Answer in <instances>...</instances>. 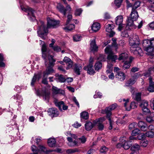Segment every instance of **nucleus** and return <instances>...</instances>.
<instances>
[{
  "mask_svg": "<svg viewBox=\"0 0 154 154\" xmlns=\"http://www.w3.org/2000/svg\"><path fill=\"white\" fill-rule=\"evenodd\" d=\"M128 54L127 53H122L120 55L118 59L120 60H125L128 59Z\"/></svg>",
  "mask_w": 154,
  "mask_h": 154,
  "instance_id": "473e14b6",
  "label": "nucleus"
},
{
  "mask_svg": "<svg viewBox=\"0 0 154 154\" xmlns=\"http://www.w3.org/2000/svg\"><path fill=\"white\" fill-rule=\"evenodd\" d=\"M142 45L144 49L151 45L150 43V40L149 39H145L143 41Z\"/></svg>",
  "mask_w": 154,
  "mask_h": 154,
  "instance_id": "4c0bfd02",
  "label": "nucleus"
},
{
  "mask_svg": "<svg viewBox=\"0 0 154 154\" xmlns=\"http://www.w3.org/2000/svg\"><path fill=\"white\" fill-rule=\"evenodd\" d=\"M59 23V21L50 18L47 19V24H45L42 21L40 20L37 23L38 25L37 30L38 35L42 39H45L48 33V29L55 28Z\"/></svg>",
  "mask_w": 154,
  "mask_h": 154,
  "instance_id": "f257e3e1",
  "label": "nucleus"
},
{
  "mask_svg": "<svg viewBox=\"0 0 154 154\" xmlns=\"http://www.w3.org/2000/svg\"><path fill=\"white\" fill-rule=\"evenodd\" d=\"M137 103L133 102L131 103L130 106H129V107H130V109H134L137 107Z\"/></svg>",
  "mask_w": 154,
  "mask_h": 154,
  "instance_id": "5fc2aeb1",
  "label": "nucleus"
},
{
  "mask_svg": "<svg viewBox=\"0 0 154 154\" xmlns=\"http://www.w3.org/2000/svg\"><path fill=\"white\" fill-rule=\"evenodd\" d=\"M82 10L81 8L76 9L75 12V15L76 16H79L81 14Z\"/></svg>",
  "mask_w": 154,
  "mask_h": 154,
  "instance_id": "13d9d810",
  "label": "nucleus"
},
{
  "mask_svg": "<svg viewBox=\"0 0 154 154\" xmlns=\"http://www.w3.org/2000/svg\"><path fill=\"white\" fill-rule=\"evenodd\" d=\"M129 44L131 46L130 50L132 53L136 55H142L143 51L140 47V42L138 35H134L130 39Z\"/></svg>",
  "mask_w": 154,
  "mask_h": 154,
  "instance_id": "f03ea898",
  "label": "nucleus"
},
{
  "mask_svg": "<svg viewBox=\"0 0 154 154\" xmlns=\"http://www.w3.org/2000/svg\"><path fill=\"white\" fill-rule=\"evenodd\" d=\"M136 125V123L135 122L132 123L129 125V129L131 130L135 128V126Z\"/></svg>",
  "mask_w": 154,
  "mask_h": 154,
  "instance_id": "4d7b16f0",
  "label": "nucleus"
},
{
  "mask_svg": "<svg viewBox=\"0 0 154 154\" xmlns=\"http://www.w3.org/2000/svg\"><path fill=\"white\" fill-rule=\"evenodd\" d=\"M14 98L20 101H21L22 100L21 96L18 94L14 95Z\"/></svg>",
  "mask_w": 154,
  "mask_h": 154,
  "instance_id": "69168bd1",
  "label": "nucleus"
},
{
  "mask_svg": "<svg viewBox=\"0 0 154 154\" xmlns=\"http://www.w3.org/2000/svg\"><path fill=\"white\" fill-rule=\"evenodd\" d=\"M49 115L51 117H56L59 114L58 112L55 108H49L48 110Z\"/></svg>",
  "mask_w": 154,
  "mask_h": 154,
  "instance_id": "4468645a",
  "label": "nucleus"
},
{
  "mask_svg": "<svg viewBox=\"0 0 154 154\" xmlns=\"http://www.w3.org/2000/svg\"><path fill=\"white\" fill-rule=\"evenodd\" d=\"M141 94L140 93H137L135 94V99L137 101H140L141 99Z\"/></svg>",
  "mask_w": 154,
  "mask_h": 154,
  "instance_id": "052dcab7",
  "label": "nucleus"
},
{
  "mask_svg": "<svg viewBox=\"0 0 154 154\" xmlns=\"http://www.w3.org/2000/svg\"><path fill=\"white\" fill-rule=\"evenodd\" d=\"M56 141L54 138H50L48 139V146L51 147H53L56 146Z\"/></svg>",
  "mask_w": 154,
  "mask_h": 154,
  "instance_id": "a878e982",
  "label": "nucleus"
},
{
  "mask_svg": "<svg viewBox=\"0 0 154 154\" xmlns=\"http://www.w3.org/2000/svg\"><path fill=\"white\" fill-rule=\"evenodd\" d=\"M4 58L3 54H0V67H4L5 66V63H4Z\"/></svg>",
  "mask_w": 154,
  "mask_h": 154,
  "instance_id": "79ce46f5",
  "label": "nucleus"
},
{
  "mask_svg": "<svg viewBox=\"0 0 154 154\" xmlns=\"http://www.w3.org/2000/svg\"><path fill=\"white\" fill-rule=\"evenodd\" d=\"M149 86L148 87L147 89L148 91L150 92H154V82L152 81V78L151 77H149Z\"/></svg>",
  "mask_w": 154,
  "mask_h": 154,
  "instance_id": "a211bd4d",
  "label": "nucleus"
},
{
  "mask_svg": "<svg viewBox=\"0 0 154 154\" xmlns=\"http://www.w3.org/2000/svg\"><path fill=\"white\" fill-rule=\"evenodd\" d=\"M151 71H153L152 66L149 68L146 72L143 73L144 75L146 77H148L150 76L151 74Z\"/></svg>",
  "mask_w": 154,
  "mask_h": 154,
  "instance_id": "de8ad7c7",
  "label": "nucleus"
},
{
  "mask_svg": "<svg viewBox=\"0 0 154 154\" xmlns=\"http://www.w3.org/2000/svg\"><path fill=\"white\" fill-rule=\"evenodd\" d=\"M66 136L68 137H67V140L69 142L68 145L70 147H75L79 146V144L78 141H76V140L73 141V140L77 138V136L75 134H71L70 132L67 133Z\"/></svg>",
  "mask_w": 154,
  "mask_h": 154,
  "instance_id": "20e7f679",
  "label": "nucleus"
},
{
  "mask_svg": "<svg viewBox=\"0 0 154 154\" xmlns=\"http://www.w3.org/2000/svg\"><path fill=\"white\" fill-rule=\"evenodd\" d=\"M123 21V17L122 15L117 16L115 19V22L116 25L119 26L118 29L119 31H121L122 30H126V24H122V23Z\"/></svg>",
  "mask_w": 154,
  "mask_h": 154,
  "instance_id": "0eeeda50",
  "label": "nucleus"
},
{
  "mask_svg": "<svg viewBox=\"0 0 154 154\" xmlns=\"http://www.w3.org/2000/svg\"><path fill=\"white\" fill-rule=\"evenodd\" d=\"M55 105L57 106L61 111L62 110V108L64 110H66L68 108V106L65 105L64 102L62 101L60 102L55 101Z\"/></svg>",
  "mask_w": 154,
  "mask_h": 154,
  "instance_id": "2eb2a0df",
  "label": "nucleus"
},
{
  "mask_svg": "<svg viewBox=\"0 0 154 154\" xmlns=\"http://www.w3.org/2000/svg\"><path fill=\"white\" fill-rule=\"evenodd\" d=\"M138 125L141 130L143 131H146L147 129V125L146 123L142 121H140L138 123Z\"/></svg>",
  "mask_w": 154,
  "mask_h": 154,
  "instance_id": "4be33fe9",
  "label": "nucleus"
},
{
  "mask_svg": "<svg viewBox=\"0 0 154 154\" xmlns=\"http://www.w3.org/2000/svg\"><path fill=\"white\" fill-rule=\"evenodd\" d=\"M79 151V149L77 148L69 149L66 150V153L68 154H72Z\"/></svg>",
  "mask_w": 154,
  "mask_h": 154,
  "instance_id": "c9c22d12",
  "label": "nucleus"
},
{
  "mask_svg": "<svg viewBox=\"0 0 154 154\" xmlns=\"http://www.w3.org/2000/svg\"><path fill=\"white\" fill-rule=\"evenodd\" d=\"M93 64L91 63L87 66H85L84 69L87 71V72L89 74L92 75L95 72L93 69Z\"/></svg>",
  "mask_w": 154,
  "mask_h": 154,
  "instance_id": "dca6fc26",
  "label": "nucleus"
},
{
  "mask_svg": "<svg viewBox=\"0 0 154 154\" xmlns=\"http://www.w3.org/2000/svg\"><path fill=\"white\" fill-rule=\"evenodd\" d=\"M57 8L60 11L65 15L66 14L67 9H66L63 6L61 5H59L57 6Z\"/></svg>",
  "mask_w": 154,
  "mask_h": 154,
  "instance_id": "e433bc0d",
  "label": "nucleus"
},
{
  "mask_svg": "<svg viewBox=\"0 0 154 154\" xmlns=\"http://www.w3.org/2000/svg\"><path fill=\"white\" fill-rule=\"evenodd\" d=\"M140 5V1H138L136 2L133 6L132 7V9L134 10H136V9L139 7Z\"/></svg>",
  "mask_w": 154,
  "mask_h": 154,
  "instance_id": "3c124183",
  "label": "nucleus"
},
{
  "mask_svg": "<svg viewBox=\"0 0 154 154\" xmlns=\"http://www.w3.org/2000/svg\"><path fill=\"white\" fill-rule=\"evenodd\" d=\"M150 106L151 108L154 110V98L151 99L150 102Z\"/></svg>",
  "mask_w": 154,
  "mask_h": 154,
  "instance_id": "774afa93",
  "label": "nucleus"
},
{
  "mask_svg": "<svg viewBox=\"0 0 154 154\" xmlns=\"http://www.w3.org/2000/svg\"><path fill=\"white\" fill-rule=\"evenodd\" d=\"M116 76L119 80L122 81L125 79L126 76L124 72H121L116 73Z\"/></svg>",
  "mask_w": 154,
  "mask_h": 154,
  "instance_id": "5701e85b",
  "label": "nucleus"
},
{
  "mask_svg": "<svg viewBox=\"0 0 154 154\" xmlns=\"http://www.w3.org/2000/svg\"><path fill=\"white\" fill-rule=\"evenodd\" d=\"M145 134L144 133H142L140 134H139L137 137L139 139L141 140L142 139H144L145 138L146 136Z\"/></svg>",
  "mask_w": 154,
  "mask_h": 154,
  "instance_id": "338daca9",
  "label": "nucleus"
},
{
  "mask_svg": "<svg viewBox=\"0 0 154 154\" xmlns=\"http://www.w3.org/2000/svg\"><path fill=\"white\" fill-rule=\"evenodd\" d=\"M100 28V25L98 23H94L91 26L92 30L94 32H96L98 31Z\"/></svg>",
  "mask_w": 154,
  "mask_h": 154,
  "instance_id": "c756f323",
  "label": "nucleus"
},
{
  "mask_svg": "<svg viewBox=\"0 0 154 154\" xmlns=\"http://www.w3.org/2000/svg\"><path fill=\"white\" fill-rule=\"evenodd\" d=\"M117 106V104L115 103L106 108L104 112L106 114V116H111L112 114L111 111L115 109L116 107Z\"/></svg>",
  "mask_w": 154,
  "mask_h": 154,
  "instance_id": "ddd939ff",
  "label": "nucleus"
},
{
  "mask_svg": "<svg viewBox=\"0 0 154 154\" xmlns=\"http://www.w3.org/2000/svg\"><path fill=\"white\" fill-rule=\"evenodd\" d=\"M86 138L84 136H82V137L79 138L77 139L76 140V141H78L79 144V146L80 145L81 143H84L86 141Z\"/></svg>",
  "mask_w": 154,
  "mask_h": 154,
  "instance_id": "ea45409f",
  "label": "nucleus"
},
{
  "mask_svg": "<svg viewBox=\"0 0 154 154\" xmlns=\"http://www.w3.org/2000/svg\"><path fill=\"white\" fill-rule=\"evenodd\" d=\"M114 26L113 24H108L106 26V32L111 33V36H113L115 34L114 32L112 31V29L114 28Z\"/></svg>",
  "mask_w": 154,
  "mask_h": 154,
  "instance_id": "6ab92c4d",
  "label": "nucleus"
},
{
  "mask_svg": "<svg viewBox=\"0 0 154 154\" xmlns=\"http://www.w3.org/2000/svg\"><path fill=\"white\" fill-rule=\"evenodd\" d=\"M121 35L122 37H127L128 36V34L126 31L124 30L122 32Z\"/></svg>",
  "mask_w": 154,
  "mask_h": 154,
  "instance_id": "0e129e2a",
  "label": "nucleus"
},
{
  "mask_svg": "<svg viewBox=\"0 0 154 154\" xmlns=\"http://www.w3.org/2000/svg\"><path fill=\"white\" fill-rule=\"evenodd\" d=\"M122 100L123 101L125 102V103H124V106L126 110L127 111H130V107H129V106H127L128 103L129 102V99H127L125 100V99H123Z\"/></svg>",
  "mask_w": 154,
  "mask_h": 154,
  "instance_id": "c03bdc74",
  "label": "nucleus"
},
{
  "mask_svg": "<svg viewBox=\"0 0 154 154\" xmlns=\"http://www.w3.org/2000/svg\"><path fill=\"white\" fill-rule=\"evenodd\" d=\"M102 66V63L100 62H97L94 65L95 69L96 70L98 71L101 69Z\"/></svg>",
  "mask_w": 154,
  "mask_h": 154,
  "instance_id": "37998d69",
  "label": "nucleus"
},
{
  "mask_svg": "<svg viewBox=\"0 0 154 154\" xmlns=\"http://www.w3.org/2000/svg\"><path fill=\"white\" fill-rule=\"evenodd\" d=\"M52 67L49 66L47 67L46 70L43 72V76L44 77L47 76V75L52 73L53 72L54 70L52 68Z\"/></svg>",
  "mask_w": 154,
  "mask_h": 154,
  "instance_id": "393cba45",
  "label": "nucleus"
},
{
  "mask_svg": "<svg viewBox=\"0 0 154 154\" xmlns=\"http://www.w3.org/2000/svg\"><path fill=\"white\" fill-rule=\"evenodd\" d=\"M145 135L147 137L152 138L154 136V132L151 131H147Z\"/></svg>",
  "mask_w": 154,
  "mask_h": 154,
  "instance_id": "09e8293b",
  "label": "nucleus"
},
{
  "mask_svg": "<svg viewBox=\"0 0 154 154\" xmlns=\"http://www.w3.org/2000/svg\"><path fill=\"white\" fill-rule=\"evenodd\" d=\"M132 144L131 141H124L123 144V147L125 149H129Z\"/></svg>",
  "mask_w": 154,
  "mask_h": 154,
  "instance_id": "bb28decb",
  "label": "nucleus"
},
{
  "mask_svg": "<svg viewBox=\"0 0 154 154\" xmlns=\"http://www.w3.org/2000/svg\"><path fill=\"white\" fill-rule=\"evenodd\" d=\"M116 123L117 125H125L126 123V121L122 119H119L116 121Z\"/></svg>",
  "mask_w": 154,
  "mask_h": 154,
  "instance_id": "864d4df0",
  "label": "nucleus"
},
{
  "mask_svg": "<svg viewBox=\"0 0 154 154\" xmlns=\"http://www.w3.org/2000/svg\"><path fill=\"white\" fill-rule=\"evenodd\" d=\"M110 117V116H106V117L108 118L109 123V129L111 130L112 128V122L111 120Z\"/></svg>",
  "mask_w": 154,
  "mask_h": 154,
  "instance_id": "6e6d98bb",
  "label": "nucleus"
},
{
  "mask_svg": "<svg viewBox=\"0 0 154 154\" xmlns=\"http://www.w3.org/2000/svg\"><path fill=\"white\" fill-rule=\"evenodd\" d=\"M138 13L136 10L132 9L130 17L128 18L126 29L127 30L135 29L137 26L133 23L134 21L136 20L138 18Z\"/></svg>",
  "mask_w": 154,
  "mask_h": 154,
  "instance_id": "7ed1b4c3",
  "label": "nucleus"
},
{
  "mask_svg": "<svg viewBox=\"0 0 154 154\" xmlns=\"http://www.w3.org/2000/svg\"><path fill=\"white\" fill-rule=\"evenodd\" d=\"M140 106L144 113L146 114L150 112L149 109L148 108V103L147 101H142L140 104Z\"/></svg>",
  "mask_w": 154,
  "mask_h": 154,
  "instance_id": "9d476101",
  "label": "nucleus"
},
{
  "mask_svg": "<svg viewBox=\"0 0 154 154\" xmlns=\"http://www.w3.org/2000/svg\"><path fill=\"white\" fill-rule=\"evenodd\" d=\"M140 133V130L137 128H136L132 131L131 135L133 136H136L138 134Z\"/></svg>",
  "mask_w": 154,
  "mask_h": 154,
  "instance_id": "8fccbe9b",
  "label": "nucleus"
},
{
  "mask_svg": "<svg viewBox=\"0 0 154 154\" xmlns=\"http://www.w3.org/2000/svg\"><path fill=\"white\" fill-rule=\"evenodd\" d=\"M48 58L49 61V66H54L55 64V63L56 61V60L53 57L54 56L52 55L48 56Z\"/></svg>",
  "mask_w": 154,
  "mask_h": 154,
  "instance_id": "c85d7f7f",
  "label": "nucleus"
},
{
  "mask_svg": "<svg viewBox=\"0 0 154 154\" xmlns=\"http://www.w3.org/2000/svg\"><path fill=\"white\" fill-rule=\"evenodd\" d=\"M144 50L147 52L148 54L150 55V57L148 59L151 61H152L151 60L152 58L154 60V48L153 46L150 45L148 47L144 48Z\"/></svg>",
  "mask_w": 154,
  "mask_h": 154,
  "instance_id": "9b49d317",
  "label": "nucleus"
},
{
  "mask_svg": "<svg viewBox=\"0 0 154 154\" xmlns=\"http://www.w3.org/2000/svg\"><path fill=\"white\" fill-rule=\"evenodd\" d=\"M90 49L91 51L95 52L97 51L98 50V47L97 46L95 42V39L92 40L90 43Z\"/></svg>",
  "mask_w": 154,
  "mask_h": 154,
  "instance_id": "aec40b11",
  "label": "nucleus"
},
{
  "mask_svg": "<svg viewBox=\"0 0 154 154\" xmlns=\"http://www.w3.org/2000/svg\"><path fill=\"white\" fill-rule=\"evenodd\" d=\"M133 58L132 57H130L129 58V61H125L122 66V68L124 69H126L129 68L131 66V63L133 60Z\"/></svg>",
  "mask_w": 154,
  "mask_h": 154,
  "instance_id": "412c9836",
  "label": "nucleus"
},
{
  "mask_svg": "<svg viewBox=\"0 0 154 154\" xmlns=\"http://www.w3.org/2000/svg\"><path fill=\"white\" fill-rule=\"evenodd\" d=\"M104 121V119L100 118L97 119L93 121L94 125H97L98 129L100 130H102L103 129L104 126L102 122Z\"/></svg>",
  "mask_w": 154,
  "mask_h": 154,
  "instance_id": "f8f14e48",
  "label": "nucleus"
},
{
  "mask_svg": "<svg viewBox=\"0 0 154 154\" xmlns=\"http://www.w3.org/2000/svg\"><path fill=\"white\" fill-rule=\"evenodd\" d=\"M94 125L93 122L92 123L90 122H87L85 124V129L87 131H90L93 128Z\"/></svg>",
  "mask_w": 154,
  "mask_h": 154,
  "instance_id": "7c9ffc66",
  "label": "nucleus"
},
{
  "mask_svg": "<svg viewBox=\"0 0 154 154\" xmlns=\"http://www.w3.org/2000/svg\"><path fill=\"white\" fill-rule=\"evenodd\" d=\"M82 68V66L75 64L74 66L73 70L75 73L78 75H79L80 74Z\"/></svg>",
  "mask_w": 154,
  "mask_h": 154,
  "instance_id": "b1692460",
  "label": "nucleus"
},
{
  "mask_svg": "<svg viewBox=\"0 0 154 154\" xmlns=\"http://www.w3.org/2000/svg\"><path fill=\"white\" fill-rule=\"evenodd\" d=\"M66 26L63 28V29L66 31L71 30L75 28V25L73 24L69 25L68 24L67 25L66 23Z\"/></svg>",
  "mask_w": 154,
  "mask_h": 154,
  "instance_id": "72a5a7b5",
  "label": "nucleus"
},
{
  "mask_svg": "<svg viewBox=\"0 0 154 154\" xmlns=\"http://www.w3.org/2000/svg\"><path fill=\"white\" fill-rule=\"evenodd\" d=\"M123 0H115L114 4L117 7L119 8L120 7Z\"/></svg>",
  "mask_w": 154,
  "mask_h": 154,
  "instance_id": "a18cd8bd",
  "label": "nucleus"
},
{
  "mask_svg": "<svg viewBox=\"0 0 154 154\" xmlns=\"http://www.w3.org/2000/svg\"><path fill=\"white\" fill-rule=\"evenodd\" d=\"M21 8L22 10L28 13V15L30 16L29 17L30 20H32L35 19V17L34 15L35 11L33 10L32 9L29 7L25 8L21 6Z\"/></svg>",
  "mask_w": 154,
  "mask_h": 154,
  "instance_id": "6e6552de",
  "label": "nucleus"
},
{
  "mask_svg": "<svg viewBox=\"0 0 154 154\" xmlns=\"http://www.w3.org/2000/svg\"><path fill=\"white\" fill-rule=\"evenodd\" d=\"M42 57L45 60V65L47 66L48 64L46 61L47 58L48 57V56L49 55V54L45 45L44 44L42 46Z\"/></svg>",
  "mask_w": 154,
  "mask_h": 154,
  "instance_id": "1a4fd4ad",
  "label": "nucleus"
},
{
  "mask_svg": "<svg viewBox=\"0 0 154 154\" xmlns=\"http://www.w3.org/2000/svg\"><path fill=\"white\" fill-rule=\"evenodd\" d=\"M52 91L55 94H63L64 93V91L60 89H58V88L53 86L52 87Z\"/></svg>",
  "mask_w": 154,
  "mask_h": 154,
  "instance_id": "f704fd0d",
  "label": "nucleus"
},
{
  "mask_svg": "<svg viewBox=\"0 0 154 154\" xmlns=\"http://www.w3.org/2000/svg\"><path fill=\"white\" fill-rule=\"evenodd\" d=\"M81 36L80 35H75L73 36V39L74 41L78 42L81 40Z\"/></svg>",
  "mask_w": 154,
  "mask_h": 154,
  "instance_id": "603ef678",
  "label": "nucleus"
},
{
  "mask_svg": "<svg viewBox=\"0 0 154 154\" xmlns=\"http://www.w3.org/2000/svg\"><path fill=\"white\" fill-rule=\"evenodd\" d=\"M146 121L149 123H152L154 122V112L152 113L149 116L146 117Z\"/></svg>",
  "mask_w": 154,
  "mask_h": 154,
  "instance_id": "2f4dec72",
  "label": "nucleus"
},
{
  "mask_svg": "<svg viewBox=\"0 0 154 154\" xmlns=\"http://www.w3.org/2000/svg\"><path fill=\"white\" fill-rule=\"evenodd\" d=\"M136 79L134 78H133L131 79H130L129 81H128L126 83L127 86H129L132 85L134 84L136 82Z\"/></svg>",
  "mask_w": 154,
  "mask_h": 154,
  "instance_id": "49530a36",
  "label": "nucleus"
},
{
  "mask_svg": "<svg viewBox=\"0 0 154 154\" xmlns=\"http://www.w3.org/2000/svg\"><path fill=\"white\" fill-rule=\"evenodd\" d=\"M80 116L82 118L84 119H87L89 118V115L88 112L84 111L80 114Z\"/></svg>",
  "mask_w": 154,
  "mask_h": 154,
  "instance_id": "a19ab883",
  "label": "nucleus"
},
{
  "mask_svg": "<svg viewBox=\"0 0 154 154\" xmlns=\"http://www.w3.org/2000/svg\"><path fill=\"white\" fill-rule=\"evenodd\" d=\"M36 94L38 96H42L45 100H48L49 97L50 93L48 89L44 88L41 90H37Z\"/></svg>",
  "mask_w": 154,
  "mask_h": 154,
  "instance_id": "423d86ee",
  "label": "nucleus"
},
{
  "mask_svg": "<svg viewBox=\"0 0 154 154\" xmlns=\"http://www.w3.org/2000/svg\"><path fill=\"white\" fill-rule=\"evenodd\" d=\"M54 79L57 82L63 83L65 82V78L63 75L61 74H56Z\"/></svg>",
  "mask_w": 154,
  "mask_h": 154,
  "instance_id": "f3484780",
  "label": "nucleus"
},
{
  "mask_svg": "<svg viewBox=\"0 0 154 154\" xmlns=\"http://www.w3.org/2000/svg\"><path fill=\"white\" fill-rule=\"evenodd\" d=\"M108 149L105 146H103L101 147L100 149V152L101 153H105L107 151Z\"/></svg>",
  "mask_w": 154,
  "mask_h": 154,
  "instance_id": "680f3d73",
  "label": "nucleus"
},
{
  "mask_svg": "<svg viewBox=\"0 0 154 154\" xmlns=\"http://www.w3.org/2000/svg\"><path fill=\"white\" fill-rule=\"evenodd\" d=\"M105 52L106 54H108L107 59L108 60L115 62V60L117 59V56L114 55L112 51L111 46L109 45L107 46L105 49Z\"/></svg>",
  "mask_w": 154,
  "mask_h": 154,
  "instance_id": "39448f33",
  "label": "nucleus"
},
{
  "mask_svg": "<svg viewBox=\"0 0 154 154\" xmlns=\"http://www.w3.org/2000/svg\"><path fill=\"white\" fill-rule=\"evenodd\" d=\"M66 64L67 65V66L66 68V69H69L72 67L73 64V62L71 60L68 63H67Z\"/></svg>",
  "mask_w": 154,
  "mask_h": 154,
  "instance_id": "e2e57ef3",
  "label": "nucleus"
},
{
  "mask_svg": "<svg viewBox=\"0 0 154 154\" xmlns=\"http://www.w3.org/2000/svg\"><path fill=\"white\" fill-rule=\"evenodd\" d=\"M41 78V75L40 74L38 73L37 74H35L34 76L33 77L31 85V86H33L37 80H39Z\"/></svg>",
  "mask_w": 154,
  "mask_h": 154,
  "instance_id": "cd10ccee",
  "label": "nucleus"
},
{
  "mask_svg": "<svg viewBox=\"0 0 154 154\" xmlns=\"http://www.w3.org/2000/svg\"><path fill=\"white\" fill-rule=\"evenodd\" d=\"M140 148V146L136 143L133 145L131 148V151H138Z\"/></svg>",
  "mask_w": 154,
  "mask_h": 154,
  "instance_id": "58836bf2",
  "label": "nucleus"
},
{
  "mask_svg": "<svg viewBox=\"0 0 154 154\" xmlns=\"http://www.w3.org/2000/svg\"><path fill=\"white\" fill-rule=\"evenodd\" d=\"M148 141L147 140H142L140 141V145L143 147H146L147 145Z\"/></svg>",
  "mask_w": 154,
  "mask_h": 154,
  "instance_id": "bf43d9fd",
  "label": "nucleus"
}]
</instances>
